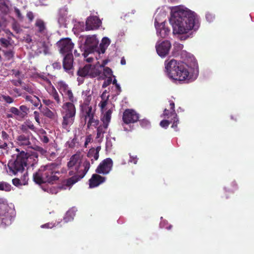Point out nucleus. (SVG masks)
<instances>
[{"instance_id":"f257e3e1","label":"nucleus","mask_w":254,"mask_h":254,"mask_svg":"<svg viewBox=\"0 0 254 254\" xmlns=\"http://www.w3.org/2000/svg\"><path fill=\"white\" fill-rule=\"evenodd\" d=\"M171 12L170 22L174 33L184 34L198 28L199 21L194 12L186 8L176 6L172 9Z\"/></svg>"},{"instance_id":"f03ea898","label":"nucleus","mask_w":254,"mask_h":254,"mask_svg":"<svg viewBox=\"0 0 254 254\" xmlns=\"http://www.w3.org/2000/svg\"><path fill=\"white\" fill-rule=\"evenodd\" d=\"M16 151L18 153L15 158L10 160L8 163L10 173L16 175L18 173H22L27 166H33L37 163L38 159L37 154H29L24 151H20L18 148H16Z\"/></svg>"},{"instance_id":"7ed1b4c3","label":"nucleus","mask_w":254,"mask_h":254,"mask_svg":"<svg viewBox=\"0 0 254 254\" xmlns=\"http://www.w3.org/2000/svg\"><path fill=\"white\" fill-rule=\"evenodd\" d=\"M59 169V165L55 162L42 165L33 174V181L39 185L46 183L53 184L59 179L57 175L60 174Z\"/></svg>"},{"instance_id":"20e7f679","label":"nucleus","mask_w":254,"mask_h":254,"mask_svg":"<svg viewBox=\"0 0 254 254\" xmlns=\"http://www.w3.org/2000/svg\"><path fill=\"white\" fill-rule=\"evenodd\" d=\"M74 166L76 174L65 180L64 182V185L67 187L72 186L84 177L90 167V162L87 160H85L81 166L83 167V169L79 170L80 157L79 155L74 154L70 157L69 161L67 163V167L69 169H71Z\"/></svg>"},{"instance_id":"39448f33","label":"nucleus","mask_w":254,"mask_h":254,"mask_svg":"<svg viewBox=\"0 0 254 254\" xmlns=\"http://www.w3.org/2000/svg\"><path fill=\"white\" fill-rule=\"evenodd\" d=\"M165 68L170 78L176 80L184 81L189 76L188 65L174 59L167 60L165 62Z\"/></svg>"},{"instance_id":"423d86ee","label":"nucleus","mask_w":254,"mask_h":254,"mask_svg":"<svg viewBox=\"0 0 254 254\" xmlns=\"http://www.w3.org/2000/svg\"><path fill=\"white\" fill-rule=\"evenodd\" d=\"M98 40L95 35H88L86 37L85 42L81 51L83 52L82 55L85 58L94 52L98 51Z\"/></svg>"},{"instance_id":"0eeeda50","label":"nucleus","mask_w":254,"mask_h":254,"mask_svg":"<svg viewBox=\"0 0 254 254\" xmlns=\"http://www.w3.org/2000/svg\"><path fill=\"white\" fill-rule=\"evenodd\" d=\"M9 210L10 208L7 204H0V221L2 226H7L11 223L12 217Z\"/></svg>"},{"instance_id":"6e6552de","label":"nucleus","mask_w":254,"mask_h":254,"mask_svg":"<svg viewBox=\"0 0 254 254\" xmlns=\"http://www.w3.org/2000/svg\"><path fill=\"white\" fill-rule=\"evenodd\" d=\"M57 45L60 53L62 55L72 54V51L74 47V44L69 38L61 39L57 43Z\"/></svg>"},{"instance_id":"1a4fd4ad","label":"nucleus","mask_w":254,"mask_h":254,"mask_svg":"<svg viewBox=\"0 0 254 254\" xmlns=\"http://www.w3.org/2000/svg\"><path fill=\"white\" fill-rule=\"evenodd\" d=\"M139 115L133 109H127L123 115V121L127 125L133 124L139 121Z\"/></svg>"},{"instance_id":"9d476101","label":"nucleus","mask_w":254,"mask_h":254,"mask_svg":"<svg viewBox=\"0 0 254 254\" xmlns=\"http://www.w3.org/2000/svg\"><path fill=\"white\" fill-rule=\"evenodd\" d=\"M113 165L112 160L107 158L103 160L96 169L95 172L99 174L107 175L112 170Z\"/></svg>"},{"instance_id":"9b49d317","label":"nucleus","mask_w":254,"mask_h":254,"mask_svg":"<svg viewBox=\"0 0 254 254\" xmlns=\"http://www.w3.org/2000/svg\"><path fill=\"white\" fill-rule=\"evenodd\" d=\"M85 110V119H89L87 123V127L90 128L91 126H97L99 123V121L98 119H95V111L93 110L92 106L86 107Z\"/></svg>"},{"instance_id":"f8f14e48","label":"nucleus","mask_w":254,"mask_h":254,"mask_svg":"<svg viewBox=\"0 0 254 254\" xmlns=\"http://www.w3.org/2000/svg\"><path fill=\"white\" fill-rule=\"evenodd\" d=\"M155 47L158 55L161 57H164L169 54L171 44L170 41L165 40L160 43H157Z\"/></svg>"},{"instance_id":"ddd939ff","label":"nucleus","mask_w":254,"mask_h":254,"mask_svg":"<svg viewBox=\"0 0 254 254\" xmlns=\"http://www.w3.org/2000/svg\"><path fill=\"white\" fill-rule=\"evenodd\" d=\"M102 24V21L96 16H90L86 20L85 29L87 31L94 30L98 29Z\"/></svg>"},{"instance_id":"4468645a","label":"nucleus","mask_w":254,"mask_h":254,"mask_svg":"<svg viewBox=\"0 0 254 254\" xmlns=\"http://www.w3.org/2000/svg\"><path fill=\"white\" fill-rule=\"evenodd\" d=\"M19 128L21 131V135L32 137V133L29 131V129L33 131H36V127L30 121H26L22 125L19 127Z\"/></svg>"},{"instance_id":"2eb2a0df","label":"nucleus","mask_w":254,"mask_h":254,"mask_svg":"<svg viewBox=\"0 0 254 254\" xmlns=\"http://www.w3.org/2000/svg\"><path fill=\"white\" fill-rule=\"evenodd\" d=\"M63 120L62 122V127L63 129L69 131L70 127L74 122L75 116H70L62 114Z\"/></svg>"},{"instance_id":"dca6fc26","label":"nucleus","mask_w":254,"mask_h":254,"mask_svg":"<svg viewBox=\"0 0 254 254\" xmlns=\"http://www.w3.org/2000/svg\"><path fill=\"white\" fill-rule=\"evenodd\" d=\"M106 178L97 174H94L89 180V188H93L99 186L105 182Z\"/></svg>"},{"instance_id":"f3484780","label":"nucleus","mask_w":254,"mask_h":254,"mask_svg":"<svg viewBox=\"0 0 254 254\" xmlns=\"http://www.w3.org/2000/svg\"><path fill=\"white\" fill-rule=\"evenodd\" d=\"M155 26L158 35L161 37L164 38L169 35L170 30L168 27L165 26L164 22L159 23L155 20Z\"/></svg>"},{"instance_id":"a211bd4d","label":"nucleus","mask_w":254,"mask_h":254,"mask_svg":"<svg viewBox=\"0 0 254 254\" xmlns=\"http://www.w3.org/2000/svg\"><path fill=\"white\" fill-rule=\"evenodd\" d=\"M73 57L72 54L64 55L63 61V66L65 71L69 72L73 68Z\"/></svg>"},{"instance_id":"6ab92c4d","label":"nucleus","mask_w":254,"mask_h":254,"mask_svg":"<svg viewBox=\"0 0 254 254\" xmlns=\"http://www.w3.org/2000/svg\"><path fill=\"white\" fill-rule=\"evenodd\" d=\"M10 140V135L7 132L4 130L0 131V149L7 150Z\"/></svg>"},{"instance_id":"aec40b11","label":"nucleus","mask_w":254,"mask_h":254,"mask_svg":"<svg viewBox=\"0 0 254 254\" xmlns=\"http://www.w3.org/2000/svg\"><path fill=\"white\" fill-rule=\"evenodd\" d=\"M62 114L75 116L76 108L73 103L65 102L62 106Z\"/></svg>"},{"instance_id":"412c9836","label":"nucleus","mask_w":254,"mask_h":254,"mask_svg":"<svg viewBox=\"0 0 254 254\" xmlns=\"http://www.w3.org/2000/svg\"><path fill=\"white\" fill-rule=\"evenodd\" d=\"M34 25L36 31L38 34L45 35L47 33L46 23L42 19H37Z\"/></svg>"},{"instance_id":"4be33fe9","label":"nucleus","mask_w":254,"mask_h":254,"mask_svg":"<svg viewBox=\"0 0 254 254\" xmlns=\"http://www.w3.org/2000/svg\"><path fill=\"white\" fill-rule=\"evenodd\" d=\"M30 136L19 134L16 137V143L19 146L31 148L32 143L30 141Z\"/></svg>"},{"instance_id":"5701e85b","label":"nucleus","mask_w":254,"mask_h":254,"mask_svg":"<svg viewBox=\"0 0 254 254\" xmlns=\"http://www.w3.org/2000/svg\"><path fill=\"white\" fill-rule=\"evenodd\" d=\"M91 64H86L84 67L80 68L77 71V75L82 77H84L91 72Z\"/></svg>"},{"instance_id":"b1692460","label":"nucleus","mask_w":254,"mask_h":254,"mask_svg":"<svg viewBox=\"0 0 254 254\" xmlns=\"http://www.w3.org/2000/svg\"><path fill=\"white\" fill-rule=\"evenodd\" d=\"M110 40L107 37H104L100 44L99 50L98 49V52L99 53L104 54L110 44Z\"/></svg>"},{"instance_id":"393cba45","label":"nucleus","mask_w":254,"mask_h":254,"mask_svg":"<svg viewBox=\"0 0 254 254\" xmlns=\"http://www.w3.org/2000/svg\"><path fill=\"white\" fill-rule=\"evenodd\" d=\"M49 94L52 97V98L55 100V102H56L57 105H61V98L59 96V95L57 91L53 86H52V87H51V89L49 91Z\"/></svg>"},{"instance_id":"a878e982","label":"nucleus","mask_w":254,"mask_h":254,"mask_svg":"<svg viewBox=\"0 0 254 254\" xmlns=\"http://www.w3.org/2000/svg\"><path fill=\"white\" fill-rule=\"evenodd\" d=\"M113 113V109H110L104 114L103 117L101 118V121L103 124L109 125L111 121V115Z\"/></svg>"},{"instance_id":"bb28decb","label":"nucleus","mask_w":254,"mask_h":254,"mask_svg":"<svg viewBox=\"0 0 254 254\" xmlns=\"http://www.w3.org/2000/svg\"><path fill=\"white\" fill-rule=\"evenodd\" d=\"M58 85L59 92L63 95L64 94H65L67 92L66 91H68L69 89H70L68 85L64 81L59 82Z\"/></svg>"},{"instance_id":"cd10ccee","label":"nucleus","mask_w":254,"mask_h":254,"mask_svg":"<svg viewBox=\"0 0 254 254\" xmlns=\"http://www.w3.org/2000/svg\"><path fill=\"white\" fill-rule=\"evenodd\" d=\"M43 114L44 116L51 120H54L56 117L55 114L47 107L43 109Z\"/></svg>"},{"instance_id":"c85d7f7f","label":"nucleus","mask_w":254,"mask_h":254,"mask_svg":"<svg viewBox=\"0 0 254 254\" xmlns=\"http://www.w3.org/2000/svg\"><path fill=\"white\" fill-rule=\"evenodd\" d=\"M19 110L20 114V119H23L27 116L29 108L25 105H21L19 107Z\"/></svg>"},{"instance_id":"c756f323","label":"nucleus","mask_w":254,"mask_h":254,"mask_svg":"<svg viewBox=\"0 0 254 254\" xmlns=\"http://www.w3.org/2000/svg\"><path fill=\"white\" fill-rule=\"evenodd\" d=\"M13 47L12 49H10L8 50H3L4 56L7 60H9L14 57V52L13 51Z\"/></svg>"},{"instance_id":"7c9ffc66","label":"nucleus","mask_w":254,"mask_h":254,"mask_svg":"<svg viewBox=\"0 0 254 254\" xmlns=\"http://www.w3.org/2000/svg\"><path fill=\"white\" fill-rule=\"evenodd\" d=\"M11 38H8V39H6L4 38H0V44L3 48H8L9 46H12V44L10 42Z\"/></svg>"},{"instance_id":"2f4dec72","label":"nucleus","mask_w":254,"mask_h":254,"mask_svg":"<svg viewBox=\"0 0 254 254\" xmlns=\"http://www.w3.org/2000/svg\"><path fill=\"white\" fill-rule=\"evenodd\" d=\"M11 190V186L4 182H0V190L9 191Z\"/></svg>"},{"instance_id":"473e14b6","label":"nucleus","mask_w":254,"mask_h":254,"mask_svg":"<svg viewBox=\"0 0 254 254\" xmlns=\"http://www.w3.org/2000/svg\"><path fill=\"white\" fill-rule=\"evenodd\" d=\"M87 156L91 158V161H93V159L95 160H98L99 158V154L95 152L93 149H90L87 153ZM93 162H92V163Z\"/></svg>"},{"instance_id":"72a5a7b5","label":"nucleus","mask_w":254,"mask_h":254,"mask_svg":"<svg viewBox=\"0 0 254 254\" xmlns=\"http://www.w3.org/2000/svg\"><path fill=\"white\" fill-rule=\"evenodd\" d=\"M9 112L12 113L16 119H20L19 110L18 108L14 107H11L9 109Z\"/></svg>"},{"instance_id":"f704fd0d","label":"nucleus","mask_w":254,"mask_h":254,"mask_svg":"<svg viewBox=\"0 0 254 254\" xmlns=\"http://www.w3.org/2000/svg\"><path fill=\"white\" fill-rule=\"evenodd\" d=\"M40 140L44 143H48L49 142V138L46 135V132L42 129L41 135H40Z\"/></svg>"},{"instance_id":"c9c22d12","label":"nucleus","mask_w":254,"mask_h":254,"mask_svg":"<svg viewBox=\"0 0 254 254\" xmlns=\"http://www.w3.org/2000/svg\"><path fill=\"white\" fill-rule=\"evenodd\" d=\"M8 6L5 3V0L0 1V10L3 13H7L8 11Z\"/></svg>"},{"instance_id":"e433bc0d","label":"nucleus","mask_w":254,"mask_h":254,"mask_svg":"<svg viewBox=\"0 0 254 254\" xmlns=\"http://www.w3.org/2000/svg\"><path fill=\"white\" fill-rule=\"evenodd\" d=\"M66 91L67 92L65 93L64 95L67 96L68 99L69 101V102L74 103V102H76L77 100L74 98L72 90L70 89Z\"/></svg>"},{"instance_id":"4c0bfd02","label":"nucleus","mask_w":254,"mask_h":254,"mask_svg":"<svg viewBox=\"0 0 254 254\" xmlns=\"http://www.w3.org/2000/svg\"><path fill=\"white\" fill-rule=\"evenodd\" d=\"M77 138L76 135L74 136V138H72L71 140L68 141L67 142V146L70 148H73L76 144L77 143Z\"/></svg>"},{"instance_id":"58836bf2","label":"nucleus","mask_w":254,"mask_h":254,"mask_svg":"<svg viewBox=\"0 0 254 254\" xmlns=\"http://www.w3.org/2000/svg\"><path fill=\"white\" fill-rule=\"evenodd\" d=\"M108 127V125L105 124H102V125L99 126L97 129V132H100L102 134H104L106 132V129Z\"/></svg>"},{"instance_id":"ea45409f","label":"nucleus","mask_w":254,"mask_h":254,"mask_svg":"<svg viewBox=\"0 0 254 254\" xmlns=\"http://www.w3.org/2000/svg\"><path fill=\"white\" fill-rule=\"evenodd\" d=\"M86 94H85V96H86V98L84 99V104L86 106H89L88 105L90 102V101L91 100V99H92V97H91V94H89V91H88V92H86L85 93Z\"/></svg>"},{"instance_id":"a19ab883","label":"nucleus","mask_w":254,"mask_h":254,"mask_svg":"<svg viewBox=\"0 0 254 254\" xmlns=\"http://www.w3.org/2000/svg\"><path fill=\"white\" fill-rule=\"evenodd\" d=\"M170 115L172 117L177 116V115L175 110V103L173 101H170Z\"/></svg>"},{"instance_id":"79ce46f5","label":"nucleus","mask_w":254,"mask_h":254,"mask_svg":"<svg viewBox=\"0 0 254 254\" xmlns=\"http://www.w3.org/2000/svg\"><path fill=\"white\" fill-rule=\"evenodd\" d=\"M12 28L16 33H20L22 31L19 24L17 22H14L12 24Z\"/></svg>"},{"instance_id":"37998d69","label":"nucleus","mask_w":254,"mask_h":254,"mask_svg":"<svg viewBox=\"0 0 254 254\" xmlns=\"http://www.w3.org/2000/svg\"><path fill=\"white\" fill-rule=\"evenodd\" d=\"M1 97L6 103L11 104L14 102V99L8 95H2Z\"/></svg>"},{"instance_id":"c03bdc74","label":"nucleus","mask_w":254,"mask_h":254,"mask_svg":"<svg viewBox=\"0 0 254 254\" xmlns=\"http://www.w3.org/2000/svg\"><path fill=\"white\" fill-rule=\"evenodd\" d=\"M170 123H172V121H169L168 120H163L160 123V125L162 127L167 128Z\"/></svg>"},{"instance_id":"a18cd8bd","label":"nucleus","mask_w":254,"mask_h":254,"mask_svg":"<svg viewBox=\"0 0 254 254\" xmlns=\"http://www.w3.org/2000/svg\"><path fill=\"white\" fill-rule=\"evenodd\" d=\"M14 12L20 21H23L24 17L22 15L20 10L17 8H14Z\"/></svg>"},{"instance_id":"49530a36","label":"nucleus","mask_w":254,"mask_h":254,"mask_svg":"<svg viewBox=\"0 0 254 254\" xmlns=\"http://www.w3.org/2000/svg\"><path fill=\"white\" fill-rule=\"evenodd\" d=\"M26 17L28 19L29 22L31 23L35 17V15L32 11H28L26 14Z\"/></svg>"},{"instance_id":"de8ad7c7","label":"nucleus","mask_w":254,"mask_h":254,"mask_svg":"<svg viewBox=\"0 0 254 254\" xmlns=\"http://www.w3.org/2000/svg\"><path fill=\"white\" fill-rule=\"evenodd\" d=\"M12 182L13 185L16 187H19L23 185L21 180H20L18 178H14L12 179Z\"/></svg>"},{"instance_id":"09e8293b","label":"nucleus","mask_w":254,"mask_h":254,"mask_svg":"<svg viewBox=\"0 0 254 254\" xmlns=\"http://www.w3.org/2000/svg\"><path fill=\"white\" fill-rule=\"evenodd\" d=\"M140 126L142 127H147L150 125V122L146 119H143L141 120H139Z\"/></svg>"},{"instance_id":"8fccbe9b","label":"nucleus","mask_w":254,"mask_h":254,"mask_svg":"<svg viewBox=\"0 0 254 254\" xmlns=\"http://www.w3.org/2000/svg\"><path fill=\"white\" fill-rule=\"evenodd\" d=\"M173 118L171 120L172 123V127L177 128L179 119L177 118V116L173 117Z\"/></svg>"},{"instance_id":"3c124183","label":"nucleus","mask_w":254,"mask_h":254,"mask_svg":"<svg viewBox=\"0 0 254 254\" xmlns=\"http://www.w3.org/2000/svg\"><path fill=\"white\" fill-rule=\"evenodd\" d=\"M37 76L39 78L43 80L44 81H46L47 83H48L49 84H51V81L49 79V78H48L47 75H44V74H38L37 75Z\"/></svg>"},{"instance_id":"603ef678","label":"nucleus","mask_w":254,"mask_h":254,"mask_svg":"<svg viewBox=\"0 0 254 254\" xmlns=\"http://www.w3.org/2000/svg\"><path fill=\"white\" fill-rule=\"evenodd\" d=\"M108 100H101V101L99 104V106L100 107L101 110L103 111V110L105 108L108 103Z\"/></svg>"},{"instance_id":"864d4df0","label":"nucleus","mask_w":254,"mask_h":254,"mask_svg":"<svg viewBox=\"0 0 254 254\" xmlns=\"http://www.w3.org/2000/svg\"><path fill=\"white\" fill-rule=\"evenodd\" d=\"M103 72L104 74L111 75L112 74V70L109 67H104Z\"/></svg>"},{"instance_id":"5fc2aeb1","label":"nucleus","mask_w":254,"mask_h":254,"mask_svg":"<svg viewBox=\"0 0 254 254\" xmlns=\"http://www.w3.org/2000/svg\"><path fill=\"white\" fill-rule=\"evenodd\" d=\"M23 89L30 94H33L34 93V89L30 86H25Z\"/></svg>"},{"instance_id":"6e6d98bb","label":"nucleus","mask_w":254,"mask_h":254,"mask_svg":"<svg viewBox=\"0 0 254 254\" xmlns=\"http://www.w3.org/2000/svg\"><path fill=\"white\" fill-rule=\"evenodd\" d=\"M34 119H35L36 122L38 123V125H40V116H39V112L37 111H34Z\"/></svg>"},{"instance_id":"4d7b16f0","label":"nucleus","mask_w":254,"mask_h":254,"mask_svg":"<svg viewBox=\"0 0 254 254\" xmlns=\"http://www.w3.org/2000/svg\"><path fill=\"white\" fill-rule=\"evenodd\" d=\"M64 221L65 222H68V221H70V220L73 219V217L70 215V212L69 211H68L66 214L65 217L64 218Z\"/></svg>"},{"instance_id":"13d9d810","label":"nucleus","mask_w":254,"mask_h":254,"mask_svg":"<svg viewBox=\"0 0 254 254\" xmlns=\"http://www.w3.org/2000/svg\"><path fill=\"white\" fill-rule=\"evenodd\" d=\"M36 96H30V95H26L25 97V99L26 101L30 102L31 104L34 102V99L33 98H36Z\"/></svg>"},{"instance_id":"bf43d9fd","label":"nucleus","mask_w":254,"mask_h":254,"mask_svg":"<svg viewBox=\"0 0 254 254\" xmlns=\"http://www.w3.org/2000/svg\"><path fill=\"white\" fill-rule=\"evenodd\" d=\"M169 116L170 117H172L171 115H170V111H169L168 110H167V109H165L164 110V112H163V113L162 115V117H164V118H169Z\"/></svg>"},{"instance_id":"052dcab7","label":"nucleus","mask_w":254,"mask_h":254,"mask_svg":"<svg viewBox=\"0 0 254 254\" xmlns=\"http://www.w3.org/2000/svg\"><path fill=\"white\" fill-rule=\"evenodd\" d=\"M109 95H107V90H105L101 95L102 100H109Z\"/></svg>"},{"instance_id":"680f3d73","label":"nucleus","mask_w":254,"mask_h":254,"mask_svg":"<svg viewBox=\"0 0 254 254\" xmlns=\"http://www.w3.org/2000/svg\"><path fill=\"white\" fill-rule=\"evenodd\" d=\"M28 181V174L27 173H25L23 176V179L21 180V181L23 184V185H25L27 184Z\"/></svg>"},{"instance_id":"e2e57ef3","label":"nucleus","mask_w":254,"mask_h":254,"mask_svg":"<svg viewBox=\"0 0 254 254\" xmlns=\"http://www.w3.org/2000/svg\"><path fill=\"white\" fill-rule=\"evenodd\" d=\"M111 82H112V78L111 77H110L106 81L104 82V83L102 85V87L103 88L106 87L107 86H108L109 85H110L111 84Z\"/></svg>"},{"instance_id":"0e129e2a","label":"nucleus","mask_w":254,"mask_h":254,"mask_svg":"<svg viewBox=\"0 0 254 254\" xmlns=\"http://www.w3.org/2000/svg\"><path fill=\"white\" fill-rule=\"evenodd\" d=\"M54 68L59 69L61 68V65L60 62H56L52 64Z\"/></svg>"},{"instance_id":"69168bd1","label":"nucleus","mask_w":254,"mask_h":254,"mask_svg":"<svg viewBox=\"0 0 254 254\" xmlns=\"http://www.w3.org/2000/svg\"><path fill=\"white\" fill-rule=\"evenodd\" d=\"M43 102L45 105L48 106H50L53 103V101H52L50 99H43Z\"/></svg>"},{"instance_id":"338daca9","label":"nucleus","mask_w":254,"mask_h":254,"mask_svg":"<svg viewBox=\"0 0 254 254\" xmlns=\"http://www.w3.org/2000/svg\"><path fill=\"white\" fill-rule=\"evenodd\" d=\"M33 98L34 99V101L32 104H33L35 107H38L40 103V100L39 98L37 96L36 97V98Z\"/></svg>"},{"instance_id":"774afa93","label":"nucleus","mask_w":254,"mask_h":254,"mask_svg":"<svg viewBox=\"0 0 254 254\" xmlns=\"http://www.w3.org/2000/svg\"><path fill=\"white\" fill-rule=\"evenodd\" d=\"M205 16H206V19L209 22H211V21H212L213 18H214L213 15H212L211 14L209 13H207L206 14Z\"/></svg>"}]
</instances>
